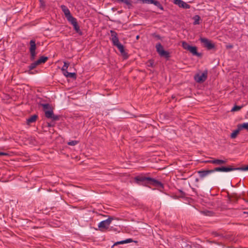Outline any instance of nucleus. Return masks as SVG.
<instances>
[{
  "label": "nucleus",
  "mask_w": 248,
  "mask_h": 248,
  "mask_svg": "<svg viewBox=\"0 0 248 248\" xmlns=\"http://www.w3.org/2000/svg\"><path fill=\"white\" fill-rule=\"evenodd\" d=\"M78 143V141L77 140H72V141L68 142V144L69 145H71V146H74V145L77 144Z\"/></svg>",
  "instance_id": "c756f323"
},
{
  "label": "nucleus",
  "mask_w": 248,
  "mask_h": 248,
  "mask_svg": "<svg viewBox=\"0 0 248 248\" xmlns=\"http://www.w3.org/2000/svg\"><path fill=\"white\" fill-rule=\"evenodd\" d=\"M153 64H154V62L153 61L150 60L148 62V66H151V67H152L153 66Z\"/></svg>",
  "instance_id": "72a5a7b5"
},
{
  "label": "nucleus",
  "mask_w": 248,
  "mask_h": 248,
  "mask_svg": "<svg viewBox=\"0 0 248 248\" xmlns=\"http://www.w3.org/2000/svg\"><path fill=\"white\" fill-rule=\"evenodd\" d=\"M200 16L198 15H196L193 17L194 20L193 24L194 25H199L200 24Z\"/></svg>",
  "instance_id": "4be33fe9"
},
{
  "label": "nucleus",
  "mask_w": 248,
  "mask_h": 248,
  "mask_svg": "<svg viewBox=\"0 0 248 248\" xmlns=\"http://www.w3.org/2000/svg\"><path fill=\"white\" fill-rule=\"evenodd\" d=\"M67 78H70L75 79L76 78V74L75 73H69Z\"/></svg>",
  "instance_id": "7c9ffc66"
},
{
  "label": "nucleus",
  "mask_w": 248,
  "mask_h": 248,
  "mask_svg": "<svg viewBox=\"0 0 248 248\" xmlns=\"http://www.w3.org/2000/svg\"><path fill=\"white\" fill-rule=\"evenodd\" d=\"M48 60V58L45 56L41 57L36 61L39 64L45 63Z\"/></svg>",
  "instance_id": "aec40b11"
},
{
  "label": "nucleus",
  "mask_w": 248,
  "mask_h": 248,
  "mask_svg": "<svg viewBox=\"0 0 248 248\" xmlns=\"http://www.w3.org/2000/svg\"><path fill=\"white\" fill-rule=\"evenodd\" d=\"M207 72L204 71L202 73L198 74L194 77L195 81L199 83H202L204 82L207 78Z\"/></svg>",
  "instance_id": "423d86ee"
},
{
  "label": "nucleus",
  "mask_w": 248,
  "mask_h": 248,
  "mask_svg": "<svg viewBox=\"0 0 248 248\" xmlns=\"http://www.w3.org/2000/svg\"><path fill=\"white\" fill-rule=\"evenodd\" d=\"M110 32L111 34L110 39L113 43V45L118 48L121 54L123 56H126L127 54L125 52L124 46L119 42L117 33L115 31L112 30H111Z\"/></svg>",
  "instance_id": "f03ea898"
},
{
  "label": "nucleus",
  "mask_w": 248,
  "mask_h": 248,
  "mask_svg": "<svg viewBox=\"0 0 248 248\" xmlns=\"http://www.w3.org/2000/svg\"><path fill=\"white\" fill-rule=\"evenodd\" d=\"M243 200H244L245 202H248V200H247V199H244H244H243Z\"/></svg>",
  "instance_id": "ea45409f"
},
{
  "label": "nucleus",
  "mask_w": 248,
  "mask_h": 248,
  "mask_svg": "<svg viewBox=\"0 0 248 248\" xmlns=\"http://www.w3.org/2000/svg\"><path fill=\"white\" fill-rule=\"evenodd\" d=\"M227 48H232V45L227 46Z\"/></svg>",
  "instance_id": "58836bf2"
},
{
  "label": "nucleus",
  "mask_w": 248,
  "mask_h": 248,
  "mask_svg": "<svg viewBox=\"0 0 248 248\" xmlns=\"http://www.w3.org/2000/svg\"><path fill=\"white\" fill-rule=\"evenodd\" d=\"M245 213H246V212H245ZM247 213L248 214V212H247Z\"/></svg>",
  "instance_id": "37998d69"
},
{
  "label": "nucleus",
  "mask_w": 248,
  "mask_h": 248,
  "mask_svg": "<svg viewBox=\"0 0 248 248\" xmlns=\"http://www.w3.org/2000/svg\"><path fill=\"white\" fill-rule=\"evenodd\" d=\"M174 3L184 9H189L190 7V5L182 0H174Z\"/></svg>",
  "instance_id": "9b49d317"
},
{
  "label": "nucleus",
  "mask_w": 248,
  "mask_h": 248,
  "mask_svg": "<svg viewBox=\"0 0 248 248\" xmlns=\"http://www.w3.org/2000/svg\"><path fill=\"white\" fill-rule=\"evenodd\" d=\"M132 241H133V240L131 238L127 239L124 240H123V241H119V242H117L115 243L112 247H114V246H116V245H118L119 244H124L130 243V242H132Z\"/></svg>",
  "instance_id": "6ab92c4d"
},
{
  "label": "nucleus",
  "mask_w": 248,
  "mask_h": 248,
  "mask_svg": "<svg viewBox=\"0 0 248 248\" xmlns=\"http://www.w3.org/2000/svg\"><path fill=\"white\" fill-rule=\"evenodd\" d=\"M45 116L48 119H51L53 121H58L60 119V116L55 115L53 113V109H50L47 110H45Z\"/></svg>",
  "instance_id": "0eeeda50"
},
{
  "label": "nucleus",
  "mask_w": 248,
  "mask_h": 248,
  "mask_svg": "<svg viewBox=\"0 0 248 248\" xmlns=\"http://www.w3.org/2000/svg\"><path fill=\"white\" fill-rule=\"evenodd\" d=\"M40 1L41 3V6H44L45 5L44 1L42 0H40Z\"/></svg>",
  "instance_id": "4c0bfd02"
},
{
  "label": "nucleus",
  "mask_w": 248,
  "mask_h": 248,
  "mask_svg": "<svg viewBox=\"0 0 248 248\" xmlns=\"http://www.w3.org/2000/svg\"><path fill=\"white\" fill-rule=\"evenodd\" d=\"M155 47L157 53L161 57H164L166 58H168L170 57L169 53L164 49L163 47L161 44L158 43L156 44Z\"/></svg>",
  "instance_id": "7ed1b4c3"
},
{
  "label": "nucleus",
  "mask_w": 248,
  "mask_h": 248,
  "mask_svg": "<svg viewBox=\"0 0 248 248\" xmlns=\"http://www.w3.org/2000/svg\"><path fill=\"white\" fill-rule=\"evenodd\" d=\"M152 3L157 6L158 8H159L161 10H163V7L161 5V4L160 3V2L157 0H153Z\"/></svg>",
  "instance_id": "412c9836"
},
{
  "label": "nucleus",
  "mask_w": 248,
  "mask_h": 248,
  "mask_svg": "<svg viewBox=\"0 0 248 248\" xmlns=\"http://www.w3.org/2000/svg\"><path fill=\"white\" fill-rule=\"evenodd\" d=\"M227 162V159L225 160L219 159H214L213 164L215 165H222L225 164Z\"/></svg>",
  "instance_id": "f3484780"
},
{
  "label": "nucleus",
  "mask_w": 248,
  "mask_h": 248,
  "mask_svg": "<svg viewBox=\"0 0 248 248\" xmlns=\"http://www.w3.org/2000/svg\"><path fill=\"white\" fill-rule=\"evenodd\" d=\"M200 41L209 50L212 49L215 47L214 44H213L211 41L205 38H201Z\"/></svg>",
  "instance_id": "1a4fd4ad"
},
{
  "label": "nucleus",
  "mask_w": 248,
  "mask_h": 248,
  "mask_svg": "<svg viewBox=\"0 0 248 248\" xmlns=\"http://www.w3.org/2000/svg\"><path fill=\"white\" fill-rule=\"evenodd\" d=\"M144 3L152 4L153 0H140Z\"/></svg>",
  "instance_id": "2f4dec72"
},
{
  "label": "nucleus",
  "mask_w": 248,
  "mask_h": 248,
  "mask_svg": "<svg viewBox=\"0 0 248 248\" xmlns=\"http://www.w3.org/2000/svg\"><path fill=\"white\" fill-rule=\"evenodd\" d=\"M137 39H138L139 38V36L138 35L137 37H136Z\"/></svg>",
  "instance_id": "79ce46f5"
},
{
  "label": "nucleus",
  "mask_w": 248,
  "mask_h": 248,
  "mask_svg": "<svg viewBox=\"0 0 248 248\" xmlns=\"http://www.w3.org/2000/svg\"><path fill=\"white\" fill-rule=\"evenodd\" d=\"M193 55L199 56V54L197 52V49L196 46H191L188 50Z\"/></svg>",
  "instance_id": "a211bd4d"
},
{
  "label": "nucleus",
  "mask_w": 248,
  "mask_h": 248,
  "mask_svg": "<svg viewBox=\"0 0 248 248\" xmlns=\"http://www.w3.org/2000/svg\"><path fill=\"white\" fill-rule=\"evenodd\" d=\"M113 220L112 217H109L107 219L100 222L98 224V227L100 230L102 229H108L112 221Z\"/></svg>",
  "instance_id": "20e7f679"
},
{
  "label": "nucleus",
  "mask_w": 248,
  "mask_h": 248,
  "mask_svg": "<svg viewBox=\"0 0 248 248\" xmlns=\"http://www.w3.org/2000/svg\"><path fill=\"white\" fill-rule=\"evenodd\" d=\"M0 96L4 103H10L11 97L10 96V94H0Z\"/></svg>",
  "instance_id": "4468645a"
},
{
  "label": "nucleus",
  "mask_w": 248,
  "mask_h": 248,
  "mask_svg": "<svg viewBox=\"0 0 248 248\" xmlns=\"http://www.w3.org/2000/svg\"><path fill=\"white\" fill-rule=\"evenodd\" d=\"M39 65L37 62L36 61L33 63H32L30 66H29V69L30 70H32L34 68H35L37 65Z\"/></svg>",
  "instance_id": "a878e982"
},
{
  "label": "nucleus",
  "mask_w": 248,
  "mask_h": 248,
  "mask_svg": "<svg viewBox=\"0 0 248 248\" xmlns=\"http://www.w3.org/2000/svg\"><path fill=\"white\" fill-rule=\"evenodd\" d=\"M30 52L31 53V59L33 61L34 60L36 57V44L35 41L34 40H31L30 42Z\"/></svg>",
  "instance_id": "39448f33"
},
{
  "label": "nucleus",
  "mask_w": 248,
  "mask_h": 248,
  "mask_svg": "<svg viewBox=\"0 0 248 248\" xmlns=\"http://www.w3.org/2000/svg\"><path fill=\"white\" fill-rule=\"evenodd\" d=\"M213 172V171L212 170H200L198 171V173L201 178H203Z\"/></svg>",
  "instance_id": "f8f14e48"
},
{
  "label": "nucleus",
  "mask_w": 248,
  "mask_h": 248,
  "mask_svg": "<svg viewBox=\"0 0 248 248\" xmlns=\"http://www.w3.org/2000/svg\"><path fill=\"white\" fill-rule=\"evenodd\" d=\"M171 97L172 99H174L175 97V96L174 95H172Z\"/></svg>",
  "instance_id": "a19ab883"
},
{
  "label": "nucleus",
  "mask_w": 248,
  "mask_h": 248,
  "mask_svg": "<svg viewBox=\"0 0 248 248\" xmlns=\"http://www.w3.org/2000/svg\"><path fill=\"white\" fill-rule=\"evenodd\" d=\"M205 162L207 163H212V164H213V160H209L205 161Z\"/></svg>",
  "instance_id": "e433bc0d"
},
{
  "label": "nucleus",
  "mask_w": 248,
  "mask_h": 248,
  "mask_svg": "<svg viewBox=\"0 0 248 248\" xmlns=\"http://www.w3.org/2000/svg\"><path fill=\"white\" fill-rule=\"evenodd\" d=\"M213 172L215 171H224V172H228L230 171L235 170V168L233 167L232 166H229L228 167L222 166L220 167L215 168L214 169L212 170Z\"/></svg>",
  "instance_id": "6e6552de"
},
{
  "label": "nucleus",
  "mask_w": 248,
  "mask_h": 248,
  "mask_svg": "<svg viewBox=\"0 0 248 248\" xmlns=\"http://www.w3.org/2000/svg\"><path fill=\"white\" fill-rule=\"evenodd\" d=\"M61 8L62 11H63V12L64 13V15L68 21L69 20H71L72 19H73V18H74L71 15L69 10L68 9V8L65 5H61Z\"/></svg>",
  "instance_id": "9d476101"
},
{
  "label": "nucleus",
  "mask_w": 248,
  "mask_h": 248,
  "mask_svg": "<svg viewBox=\"0 0 248 248\" xmlns=\"http://www.w3.org/2000/svg\"><path fill=\"white\" fill-rule=\"evenodd\" d=\"M242 106H234L231 109V111H236L241 109Z\"/></svg>",
  "instance_id": "cd10ccee"
},
{
  "label": "nucleus",
  "mask_w": 248,
  "mask_h": 248,
  "mask_svg": "<svg viewBox=\"0 0 248 248\" xmlns=\"http://www.w3.org/2000/svg\"><path fill=\"white\" fill-rule=\"evenodd\" d=\"M41 106H42L44 110H49L50 109H52L51 106L49 104H41Z\"/></svg>",
  "instance_id": "5701e85b"
},
{
  "label": "nucleus",
  "mask_w": 248,
  "mask_h": 248,
  "mask_svg": "<svg viewBox=\"0 0 248 248\" xmlns=\"http://www.w3.org/2000/svg\"><path fill=\"white\" fill-rule=\"evenodd\" d=\"M136 182L140 184L141 182H146V184L151 185L158 188H163V184L160 181L149 177H145L143 175H139L135 178Z\"/></svg>",
  "instance_id": "f257e3e1"
},
{
  "label": "nucleus",
  "mask_w": 248,
  "mask_h": 248,
  "mask_svg": "<svg viewBox=\"0 0 248 248\" xmlns=\"http://www.w3.org/2000/svg\"><path fill=\"white\" fill-rule=\"evenodd\" d=\"M179 192L181 194V197H184L185 196L186 194L183 191H182L181 190H179Z\"/></svg>",
  "instance_id": "f704fd0d"
},
{
  "label": "nucleus",
  "mask_w": 248,
  "mask_h": 248,
  "mask_svg": "<svg viewBox=\"0 0 248 248\" xmlns=\"http://www.w3.org/2000/svg\"><path fill=\"white\" fill-rule=\"evenodd\" d=\"M241 130H242L240 128L239 124H238L237 125V129L234 130L233 132L231 134V138L232 139H235Z\"/></svg>",
  "instance_id": "2eb2a0df"
},
{
  "label": "nucleus",
  "mask_w": 248,
  "mask_h": 248,
  "mask_svg": "<svg viewBox=\"0 0 248 248\" xmlns=\"http://www.w3.org/2000/svg\"><path fill=\"white\" fill-rule=\"evenodd\" d=\"M38 118V115L36 114L31 116L30 118L27 119V124H30L31 123L35 122Z\"/></svg>",
  "instance_id": "dca6fc26"
},
{
  "label": "nucleus",
  "mask_w": 248,
  "mask_h": 248,
  "mask_svg": "<svg viewBox=\"0 0 248 248\" xmlns=\"http://www.w3.org/2000/svg\"><path fill=\"white\" fill-rule=\"evenodd\" d=\"M241 130L245 129L248 131V123H245L241 124H239Z\"/></svg>",
  "instance_id": "b1692460"
},
{
  "label": "nucleus",
  "mask_w": 248,
  "mask_h": 248,
  "mask_svg": "<svg viewBox=\"0 0 248 248\" xmlns=\"http://www.w3.org/2000/svg\"><path fill=\"white\" fill-rule=\"evenodd\" d=\"M9 155V154L8 153L0 152V155Z\"/></svg>",
  "instance_id": "c9c22d12"
},
{
  "label": "nucleus",
  "mask_w": 248,
  "mask_h": 248,
  "mask_svg": "<svg viewBox=\"0 0 248 248\" xmlns=\"http://www.w3.org/2000/svg\"><path fill=\"white\" fill-rule=\"evenodd\" d=\"M69 22L73 26L74 30L78 32L80 31V28L78 24L77 19L75 17L69 20Z\"/></svg>",
  "instance_id": "ddd939ff"
},
{
  "label": "nucleus",
  "mask_w": 248,
  "mask_h": 248,
  "mask_svg": "<svg viewBox=\"0 0 248 248\" xmlns=\"http://www.w3.org/2000/svg\"><path fill=\"white\" fill-rule=\"evenodd\" d=\"M182 47L185 49H186L187 50H188L189 48H190V47L191 46H190L189 44H188L186 42H182Z\"/></svg>",
  "instance_id": "393cba45"
},
{
  "label": "nucleus",
  "mask_w": 248,
  "mask_h": 248,
  "mask_svg": "<svg viewBox=\"0 0 248 248\" xmlns=\"http://www.w3.org/2000/svg\"><path fill=\"white\" fill-rule=\"evenodd\" d=\"M235 170L247 171L248 170V165L245 167L235 168Z\"/></svg>",
  "instance_id": "c85d7f7f"
},
{
  "label": "nucleus",
  "mask_w": 248,
  "mask_h": 248,
  "mask_svg": "<svg viewBox=\"0 0 248 248\" xmlns=\"http://www.w3.org/2000/svg\"><path fill=\"white\" fill-rule=\"evenodd\" d=\"M69 66V63L68 62H64V64H63V66L62 68V71H65L67 69V68H68Z\"/></svg>",
  "instance_id": "bb28decb"
},
{
  "label": "nucleus",
  "mask_w": 248,
  "mask_h": 248,
  "mask_svg": "<svg viewBox=\"0 0 248 248\" xmlns=\"http://www.w3.org/2000/svg\"><path fill=\"white\" fill-rule=\"evenodd\" d=\"M62 72H63V75L65 77H68V76L69 75V72H68L67 70H66L65 71H62Z\"/></svg>",
  "instance_id": "473e14b6"
}]
</instances>
